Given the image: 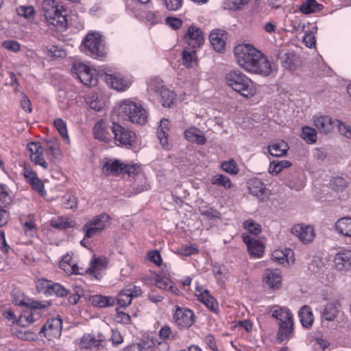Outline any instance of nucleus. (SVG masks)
<instances>
[{
    "instance_id": "39448f33",
    "label": "nucleus",
    "mask_w": 351,
    "mask_h": 351,
    "mask_svg": "<svg viewBox=\"0 0 351 351\" xmlns=\"http://www.w3.org/2000/svg\"><path fill=\"white\" fill-rule=\"evenodd\" d=\"M110 225V216L106 213H102L93 217L86 222L82 227V232L85 237L90 239L101 234L102 231L108 228Z\"/></svg>"
},
{
    "instance_id": "4468645a",
    "label": "nucleus",
    "mask_w": 351,
    "mask_h": 351,
    "mask_svg": "<svg viewBox=\"0 0 351 351\" xmlns=\"http://www.w3.org/2000/svg\"><path fill=\"white\" fill-rule=\"evenodd\" d=\"M108 260L105 256H93L90 261L88 267L83 268V275L89 274L96 279L99 280L101 277V271L107 267Z\"/></svg>"
},
{
    "instance_id": "0e129e2a",
    "label": "nucleus",
    "mask_w": 351,
    "mask_h": 351,
    "mask_svg": "<svg viewBox=\"0 0 351 351\" xmlns=\"http://www.w3.org/2000/svg\"><path fill=\"white\" fill-rule=\"evenodd\" d=\"M198 252V249L193 245H184L182 246L178 250V253L184 256H189Z\"/></svg>"
},
{
    "instance_id": "680f3d73",
    "label": "nucleus",
    "mask_w": 351,
    "mask_h": 351,
    "mask_svg": "<svg viewBox=\"0 0 351 351\" xmlns=\"http://www.w3.org/2000/svg\"><path fill=\"white\" fill-rule=\"evenodd\" d=\"M213 271L217 280L220 283H224L227 279L226 269L221 267H216L214 268Z\"/></svg>"
},
{
    "instance_id": "412c9836",
    "label": "nucleus",
    "mask_w": 351,
    "mask_h": 351,
    "mask_svg": "<svg viewBox=\"0 0 351 351\" xmlns=\"http://www.w3.org/2000/svg\"><path fill=\"white\" fill-rule=\"evenodd\" d=\"M263 282L272 289H279L282 285V276L278 269H265L263 276Z\"/></svg>"
},
{
    "instance_id": "393cba45",
    "label": "nucleus",
    "mask_w": 351,
    "mask_h": 351,
    "mask_svg": "<svg viewBox=\"0 0 351 351\" xmlns=\"http://www.w3.org/2000/svg\"><path fill=\"white\" fill-rule=\"evenodd\" d=\"M243 241L247 246L249 253L254 257H261L263 254V245L258 240L248 235H243Z\"/></svg>"
},
{
    "instance_id": "69168bd1",
    "label": "nucleus",
    "mask_w": 351,
    "mask_h": 351,
    "mask_svg": "<svg viewBox=\"0 0 351 351\" xmlns=\"http://www.w3.org/2000/svg\"><path fill=\"white\" fill-rule=\"evenodd\" d=\"M2 46L7 50L16 52L21 49L20 44L16 40H5L2 43Z\"/></svg>"
},
{
    "instance_id": "b1692460",
    "label": "nucleus",
    "mask_w": 351,
    "mask_h": 351,
    "mask_svg": "<svg viewBox=\"0 0 351 351\" xmlns=\"http://www.w3.org/2000/svg\"><path fill=\"white\" fill-rule=\"evenodd\" d=\"M60 267L67 274L83 275V268L80 267L73 261L71 256H64L60 262Z\"/></svg>"
},
{
    "instance_id": "1a4fd4ad",
    "label": "nucleus",
    "mask_w": 351,
    "mask_h": 351,
    "mask_svg": "<svg viewBox=\"0 0 351 351\" xmlns=\"http://www.w3.org/2000/svg\"><path fill=\"white\" fill-rule=\"evenodd\" d=\"M173 319L180 328H189L195 322V315L189 308L177 306Z\"/></svg>"
},
{
    "instance_id": "37998d69",
    "label": "nucleus",
    "mask_w": 351,
    "mask_h": 351,
    "mask_svg": "<svg viewBox=\"0 0 351 351\" xmlns=\"http://www.w3.org/2000/svg\"><path fill=\"white\" fill-rule=\"evenodd\" d=\"M300 136L308 144H313L317 139L316 130L309 126H304L302 128Z\"/></svg>"
},
{
    "instance_id": "49530a36",
    "label": "nucleus",
    "mask_w": 351,
    "mask_h": 351,
    "mask_svg": "<svg viewBox=\"0 0 351 351\" xmlns=\"http://www.w3.org/2000/svg\"><path fill=\"white\" fill-rule=\"evenodd\" d=\"M45 152L49 153L53 158H57L60 155L59 145L56 140H48L46 141Z\"/></svg>"
},
{
    "instance_id": "473e14b6",
    "label": "nucleus",
    "mask_w": 351,
    "mask_h": 351,
    "mask_svg": "<svg viewBox=\"0 0 351 351\" xmlns=\"http://www.w3.org/2000/svg\"><path fill=\"white\" fill-rule=\"evenodd\" d=\"M335 227L339 234L351 237V217H345L338 219Z\"/></svg>"
},
{
    "instance_id": "3c124183",
    "label": "nucleus",
    "mask_w": 351,
    "mask_h": 351,
    "mask_svg": "<svg viewBox=\"0 0 351 351\" xmlns=\"http://www.w3.org/2000/svg\"><path fill=\"white\" fill-rule=\"evenodd\" d=\"M221 167L223 171L230 175H236L239 172L237 163L233 159L222 162Z\"/></svg>"
},
{
    "instance_id": "a19ab883",
    "label": "nucleus",
    "mask_w": 351,
    "mask_h": 351,
    "mask_svg": "<svg viewBox=\"0 0 351 351\" xmlns=\"http://www.w3.org/2000/svg\"><path fill=\"white\" fill-rule=\"evenodd\" d=\"M50 224L53 228L63 230L73 227V221L66 217L61 216L52 218Z\"/></svg>"
},
{
    "instance_id": "603ef678",
    "label": "nucleus",
    "mask_w": 351,
    "mask_h": 351,
    "mask_svg": "<svg viewBox=\"0 0 351 351\" xmlns=\"http://www.w3.org/2000/svg\"><path fill=\"white\" fill-rule=\"evenodd\" d=\"M330 186L334 191L339 193L342 192L348 186V182L343 178L337 177L330 181Z\"/></svg>"
},
{
    "instance_id": "7c9ffc66",
    "label": "nucleus",
    "mask_w": 351,
    "mask_h": 351,
    "mask_svg": "<svg viewBox=\"0 0 351 351\" xmlns=\"http://www.w3.org/2000/svg\"><path fill=\"white\" fill-rule=\"evenodd\" d=\"M170 128V122L167 119H163L160 121V124L158 128L157 136L160 141L161 145L167 149L168 148V138L167 131Z\"/></svg>"
},
{
    "instance_id": "bb28decb",
    "label": "nucleus",
    "mask_w": 351,
    "mask_h": 351,
    "mask_svg": "<svg viewBox=\"0 0 351 351\" xmlns=\"http://www.w3.org/2000/svg\"><path fill=\"white\" fill-rule=\"evenodd\" d=\"M289 149V146L284 141H273L267 147L269 154L274 157H283L286 156Z\"/></svg>"
},
{
    "instance_id": "4c0bfd02",
    "label": "nucleus",
    "mask_w": 351,
    "mask_h": 351,
    "mask_svg": "<svg viewBox=\"0 0 351 351\" xmlns=\"http://www.w3.org/2000/svg\"><path fill=\"white\" fill-rule=\"evenodd\" d=\"M94 137L102 141H108L109 140V134L107 128L104 122L98 121L93 128Z\"/></svg>"
},
{
    "instance_id": "c03bdc74",
    "label": "nucleus",
    "mask_w": 351,
    "mask_h": 351,
    "mask_svg": "<svg viewBox=\"0 0 351 351\" xmlns=\"http://www.w3.org/2000/svg\"><path fill=\"white\" fill-rule=\"evenodd\" d=\"M291 165V162L287 160L280 161L274 160L269 164V172L271 174L277 175L284 169L290 167Z\"/></svg>"
},
{
    "instance_id": "9b49d317",
    "label": "nucleus",
    "mask_w": 351,
    "mask_h": 351,
    "mask_svg": "<svg viewBox=\"0 0 351 351\" xmlns=\"http://www.w3.org/2000/svg\"><path fill=\"white\" fill-rule=\"evenodd\" d=\"M141 293L139 287L129 285L120 291L115 300L121 307H126L132 303L134 298L141 295Z\"/></svg>"
},
{
    "instance_id": "7ed1b4c3",
    "label": "nucleus",
    "mask_w": 351,
    "mask_h": 351,
    "mask_svg": "<svg viewBox=\"0 0 351 351\" xmlns=\"http://www.w3.org/2000/svg\"><path fill=\"white\" fill-rule=\"evenodd\" d=\"M115 113L123 120L143 125L147 122V115L145 109L129 100H125L119 104L115 109Z\"/></svg>"
},
{
    "instance_id": "a878e982",
    "label": "nucleus",
    "mask_w": 351,
    "mask_h": 351,
    "mask_svg": "<svg viewBox=\"0 0 351 351\" xmlns=\"http://www.w3.org/2000/svg\"><path fill=\"white\" fill-rule=\"evenodd\" d=\"M334 265L337 270L351 269V250H343L337 254Z\"/></svg>"
},
{
    "instance_id": "ddd939ff",
    "label": "nucleus",
    "mask_w": 351,
    "mask_h": 351,
    "mask_svg": "<svg viewBox=\"0 0 351 351\" xmlns=\"http://www.w3.org/2000/svg\"><path fill=\"white\" fill-rule=\"evenodd\" d=\"M249 193L261 201L267 199L269 195V190L265 184L256 178L250 179L247 182Z\"/></svg>"
},
{
    "instance_id": "2eb2a0df",
    "label": "nucleus",
    "mask_w": 351,
    "mask_h": 351,
    "mask_svg": "<svg viewBox=\"0 0 351 351\" xmlns=\"http://www.w3.org/2000/svg\"><path fill=\"white\" fill-rule=\"evenodd\" d=\"M184 39L192 49H197L204 44V34L199 27L191 25L188 28Z\"/></svg>"
},
{
    "instance_id": "20e7f679",
    "label": "nucleus",
    "mask_w": 351,
    "mask_h": 351,
    "mask_svg": "<svg viewBox=\"0 0 351 351\" xmlns=\"http://www.w3.org/2000/svg\"><path fill=\"white\" fill-rule=\"evenodd\" d=\"M40 9L49 24L58 28L66 27V14H64L63 11L58 8V3L55 0H43L40 3Z\"/></svg>"
},
{
    "instance_id": "0eeeda50",
    "label": "nucleus",
    "mask_w": 351,
    "mask_h": 351,
    "mask_svg": "<svg viewBox=\"0 0 351 351\" xmlns=\"http://www.w3.org/2000/svg\"><path fill=\"white\" fill-rule=\"evenodd\" d=\"M83 47L86 52L95 58L104 57L106 54L101 36L97 33L88 34L83 41Z\"/></svg>"
},
{
    "instance_id": "f8f14e48",
    "label": "nucleus",
    "mask_w": 351,
    "mask_h": 351,
    "mask_svg": "<svg viewBox=\"0 0 351 351\" xmlns=\"http://www.w3.org/2000/svg\"><path fill=\"white\" fill-rule=\"evenodd\" d=\"M104 341V337L99 334L98 335L93 334H84L78 343L79 348L82 350L89 351L97 350L102 347V342Z\"/></svg>"
},
{
    "instance_id": "5fc2aeb1",
    "label": "nucleus",
    "mask_w": 351,
    "mask_h": 351,
    "mask_svg": "<svg viewBox=\"0 0 351 351\" xmlns=\"http://www.w3.org/2000/svg\"><path fill=\"white\" fill-rule=\"evenodd\" d=\"M52 281L46 279H38L36 282V289L38 292L48 294L51 288Z\"/></svg>"
},
{
    "instance_id": "338daca9",
    "label": "nucleus",
    "mask_w": 351,
    "mask_h": 351,
    "mask_svg": "<svg viewBox=\"0 0 351 351\" xmlns=\"http://www.w3.org/2000/svg\"><path fill=\"white\" fill-rule=\"evenodd\" d=\"M116 312V320L117 322L124 324H129L131 323L130 316L128 313L121 311L119 308H117Z\"/></svg>"
},
{
    "instance_id": "de8ad7c7",
    "label": "nucleus",
    "mask_w": 351,
    "mask_h": 351,
    "mask_svg": "<svg viewBox=\"0 0 351 351\" xmlns=\"http://www.w3.org/2000/svg\"><path fill=\"white\" fill-rule=\"evenodd\" d=\"M70 293V291L59 283L52 282L49 292L47 295H56L58 297H64Z\"/></svg>"
},
{
    "instance_id": "79ce46f5",
    "label": "nucleus",
    "mask_w": 351,
    "mask_h": 351,
    "mask_svg": "<svg viewBox=\"0 0 351 351\" xmlns=\"http://www.w3.org/2000/svg\"><path fill=\"white\" fill-rule=\"evenodd\" d=\"M210 182L212 184L217 186H221L225 189H229L232 186L231 180L226 176L221 173L213 176L210 179Z\"/></svg>"
},
{
    "instance_id": "6e6552de",
    "label": "nucleus",
    "mask_w": 351,
    "mask_h": 351,
    "mask_svg": "<svg viewBox=\"0 0 351 351\" xmlns=\"http://www.w3.org/2000/svg\"><path fill=\"white\" fill-rule=\"evenodd\" d=\"M111 130L118 145L129 147L135 143L136 134L132 130L116 123H112Z\"/></svg>"
},
{
    "instance_id": "dca6fc26",
    "label": "nucleus",
    "mask_w": 351,
    "mask_h": 351,
    "mask_svg": "<svg viewBox=\"0 0 351 351\" xmlns=\"http://www.w3.org/2000/svg\"><path fill=\"white\" fill-rule=\"evenodd\" d=\"M77 77L87 86H95L97 84L98 79L95 69L86 64L79 66Z\"/></svg>"
},
{
    "instance_id": "e433bc0d",
    "label": "nucleus",
    "mask_w": 351,
    "mask_h": 351,
    "mask_svg": "<svg viewBox=\"0 0 351 351\" xmlns=\"http://www.w3.org/2000/svg\"><path fill=\"white\" fill-rule=\"evenodd\" d=\"M199 300L204 303L211 311L217 312L218 310V303L217 300L209 294L208 290H204L198 294Z\"/></svg>"
},
{
    "instance_id": "5701e85b",
    "label": "nucleus",
    "mask_w": 351,
    "mask_h": 351,
    "mask_svg": "<svg viewBox=\"0 0 351 351\" xmlns=\"http://www.w3.org/2000/svg\"><path fill=\"white\" fill-rule=\"evenodd\" d=\"M271 258L279 264L289 265L295 261L294 252L289 248L276 250L271 254Z\"/></svg>"
},
{
    "instance_id": "72a5a7b5",
    "label": "nucleus",
    "mask_w": 351,
    "mask_h": 351,
    "mask_svg": "<svg viewBox=\"0 0 351 351\" xmlns=\"http://www.w3.org/2000/svg\"><path fill=\"white\" fill-rule=\"evenodd\" d=\"M299 317L302 325L310 328L314 322V317L309 306L305 305L299 311Z\"/></svg>"
},
{
    "instance_id": "6ab92c4d",
    "label": "nucleus",
    "mask_w": 351,
    "mask_h": 351,
    "mask_svg": "<svg viewBox=\"0 0 351 351\" xmlns=\"http://www.w3.org/2000/svg\"><path fill=\"white\" fill-rule=\"evenodd\" d=\"M12 301L16 305L35 308H47L51 305V302L49 301H39L25 298L23 294H14Z\"/></svg>"
},
{
    "instance_id": "a18cd8bd",
    "label": "nucleus",
    "mask_w": 351,
    "mask_h": 351,
    "mask_svg": "<svg viewBox=\"0 0 351 351\" xmlns=\"http://www.w3.org/2000/svg\"><path fill=\"white\" fill-rule=\"evenodd\" d=\"M123 164L119 160H108L103 167L104 171L112 173H122Z\"/></svg>"
},
{
    "instance_id": "052dcab7",
    "label": "nucleus",
    "mask_w": 351,
    "mask_h": 351,
    "mask_svg": "<svg viewBox=\"0 0 351 351\" xmlns=\"http://www.w3.org/2000/svg\"><path fill=\"white\" fill-rule=\"evenodd\" d=\"M166 8L171 11L179 10L182 5V0H162Z\"/></svg>"
},
{
    "instance_id": "423d86ee",
    "label": "nucleus",
    "mask_w": 351,
    "mask_h": 351,
    "mask_svg": "<svg viewBox=\"0 0 351 351\" xmlns=\"http://www.w3.org/2000/svg\"><path fill=\"white\" fill-rule=\"evenodd\" d=\"M272 316L279 321L278 339L284 341L293 331V316L285 307H278L272 311Z\"/></svg>"
},
{
    "instance_id": "f257e3e1",
    "label": "nucleus",
    "mask_w": 351,
    "mask_h": 351,
    "mask_svg": "<svg viewBox=\"0 0 351 351\" xmlns=\"http://www.w3.org/2000/svg\"><path fill=\"white\" fill-rule=\"evenodd\" d=\"M234 53L239 65L245 71L268 76L271 73L270 62L260 51L250 44H241L234 47Z\"/></svg>"
},
{
    "instance_id": "e2e57ef3",
    "label": "nucleus",
    "mask_w": 351,
    "mask_h": 351,
    "mask_svg": "<svg viewBox=\"0 0 351 351\" xmlns=\"http://www.w3.org/2000/svg\"><path fill=\"white\" fill-rule=\"evenodd\" d=\"M88 103L89 106L96 111L101 110L104 107V102L101 99H99L97 96L93 95L91 98H89Z\"/></svg>"
},
{
    "instance_id": "bf43d9fd",
    "label": "nucleus",
    "mask_w": 351,
    "mask_h": 351,
    "mask_svg": "<svg viewBox=\"0 0 351 351\" xmlns=\"http://www.w3.org/2000/svg\"><path fill=\"white\" fill-rule=\"evenodd\" d=\"M32 189L37 191L41 196H45L46 194V191L44 189V184L41 180L36 177L33 182L29 183Z\"/></svg>"
},
{
    "instance_id": "4d7b16f0",
    "label": "nucleus",
    "mask_w": 351,
    "mask_h": 351,
    "mask_svg": "<svg viewBox=\"0 0 351 351\" xmlns=\"http://www.w3.org/2000/svg\"><path fill=\"white\" fill-rule=\"evenodd\" d=\"M243 226L245 229L248 230L251 234L257 235L261 232L260 225L255 223L252 220H247L244 222Z\"/></svg>"
},
{
    "instance_id": "13d9d810",
    "label": "nucleus",
    "mask_w": 351,
    "mask_h": 351,
    "mask_svg": "<svg viewBox=\"0 0 351 351\" xmlns=\"http://www.w3.org/2000/svg\"><path fill=\"white\" fill-rule=\"evenodd\" d=\"M250 0H226V4L231 10H241Z\"/></svg>"
},
{
    "instance_id": "4be33fe9",
    "label": "nucleus",
    "mask_w": 351,
    "mask_h": 351,
    "mask_svg": "<svg viewBox=\"0 0 351 351\" xmlns=\"http://www.w3.org/2000/svg\"><path fill=\"white\" fill-rule=\"evenodd\" d=\"M227 33L223 29H214L210 34V42L214 49L222 52L225 49Z\"/></svg>"
},
{
    "instance_id": "58836bf2",
    "label": "nucleus",
    "mask_w": 351,
    "mask_h": 351,
    "mask_svg": "<svg viewBox=\"0 0 351 351\" xmlns=\"http://www.w3.org/2000/svg\"><path fill=\"white\" fill-rule=\"evenodd\" d=\"M338 306L333 302L328 303L322 311L323 318L328 322L333 321L339 314Z\"/></svg>"
},
{
    "instance_id": "cd10ccee",
    "label": "nucleus",
    "mask_w": 351,
    "mask_h": 351,
    "mask_svg": "<svg viewBox=\"0 0 351 351\" xmlns=\"http://www.w3.org/2000/svg\"><path fill=\"white\" fill-rule=\"evenodd\" d=\"M314 125L322 133L330 132L333 127L334 122L328 116H314L313 118Z\"/></svg>"
},
{
    "instance_id": "aec40b11",
    "label": "nucleus",
    "mask_w": 351,
    "mask_h": 351,
    "mask_svg": "<svg viewBox=\"0 0 351 351\" xmlns=\"http://www.w3.org/2000/svg\"><path fill=\"white\" fill-rule=\"evenodd\" d=\"M291 232L304 243L311 242L315 237L314 229L311 226L296 224L293 226Z\"/></svg>"
},
{
    "instance_id": "c9c22d12",
    "label": "nucleus",
    "mask_w": 351,
    "mask_h": 351,
    "mask_svg": "<svg viewBox=\"0 0 351 351\" xmlns=\"http://www.w3.org/2000/svg\"><path fill=\"white\" fill-rule=\"evenodd\" d=\"M156 286L162 290L169 291L175 295L180 292L179 289L173 285V282L167 277H158L155 280Z\"/></svg>"
},
{
    "instance_id": "a211bd4d",
    "label": "nucleus",
    "mask_w": 351,
    "mask_h": 351,
    "mask_svg": "<svg viewBox=\"0 0 351 351\" xmlns=\"http://www.w3.org/2000/svg\"><path fill=\"white\" fill-rule=\"evenodd\" d=\"M150 91H153L158 97L160 102L164 107H170L174 99V94L162 85L155 86L151 84L149 86Z\"/></svg>"
},
{
    "instance_id": "2f4dec72",
    "label": "nucleus",
    "mask_w": 351,
    "mask_h": 351,
    "mask_svg": "<svg viewBox=\"0 0 351 351\" xmlns=\"http://www.w3.org/2000/svg\"><path fill=\"white\" fill-rule=\"evenodd\" d=\"M323 5L315 0H304L299 6V10L306 15L321 11Z\"/></svg>"
},
{
    "instance_id": "f704fd0d",
    "label": "nucleus",
    "mask_w": 351,
    "mask_h": 351,
    "mask_svg": "<svg viewBox=\"0 0 351 351\" xmlns=\"http://www.w3.org/2000/svg\"><path fill=\"white\" fill-rule=\"evenodd\" d=\"M90 301L93 306L99 308L112 306L115 303V299L114 298L101 295L92 296Z\"/></svg>"
},
{
    "instance_id": "774afa93",
    "label": "nucleus",
    "mask_w": 351,
    "mask_h": 351,
    "mask_svg": "<svg viewBox=\"0 0 351 351\" xmlns=\"http://www.w3.org/2000/svg\"><path fill=\"white\" fill-rule=\"evenodd\" d=\"M147 256L149 260L156 265L160 266L162 264V258L158 250H152L149 252Z\"/></svg>"
},
{
    "instance_id": "864d4df0",
    "label": "nucleus",
    "mask_w": 351,
    "mask_h": 351,
    "mask_svg": "<svg viewBox=\"0 0 351 351\" xmlns=\"http://www.w3.org/2000/svg\"><path fill=\"white\" fill-rule=\"evenodd\" d=\"M62 204L68 209H77V197L71 194H66L62 197Z\"/></svg>"
},
{
    "instance_id": "8fccbe9b",
    "label": "nucleus",
    "mask_w": 351,
    "mask_h": 351,
    "mask_svg": "<svg viewBox=\"0 0 351 351\" xmlns=\"http://www.w3.org/2000/svg\"><path fill=\"white\" fill-rule=\"evenodd\" d=\"M54 126L56 127V130L58 131L60 136L62 137V138L66 141L69 142V135L67 132V128H66V124L65 121H64L62 119H56L53 122Z\"/></svg>"
},
{
    "instance_id": "c756f323",
    "label": "nucleus",
    "mask_w": 351,
    "mask_h": 351,
    "mask_svg": "<svg viewBox=\"0 0 351 351\" xmlns=\"http://www.w3.org/2000/svg\"><path fill=\"white\" fill-rule=\"evenodd\" d=\"M184 137L189 142L203 145L206 143V138L201 131L195 128L192 127L184 131Z\"/></svg>"
},
{
    "instance_id": "ea45409f",
    "label": "nucleus",
    "mask_w": 351,
    "mask_h": 351,
    "mask_svg": "<svg viewBox=\"0 0 351 351\" xmlns=\"http://www.w3.org/2000/svg\"><path fill=\"white\" fill-rule=\"evenodd\" d=\"M184 65L188 68L193 67L197 64V56L195 49H185L182 52Z\"/></svg>"
},
{
    "instance_id": "c85d7f7f",
    "label": "nucleus",
    "mask_w": 351,
    "mask_h": 351,
    "mask_svg": "<svg viewBox=\"0 0 351 351\" xmlns=\"http://www.w3.org/2000/svg\"><path fill=\"white\" fill-rule=\"evenodd\" d=\"M30 310L25 311L17 319V324L25 327L34 322L40 316L38 312L41 308H29Z\"/></svg>"
},
{
    "instance_id": "9d476101",
    "label": "nucleus",
    "mask_w": 351,
    "mask_h": 351,
    "mask_svg": "<svg viewBox=\"0 0 351 351\" xmlns=\"http://www.w3.org/2000/svg\"><path fill=\"white\" fill-rule=\"evenodd\" d=\"M62 331V320L56 317L48 320L40 328L39 334L49 340L59 337Z\"/></svg>"
},
{
    "instance_id": "f03ea898",
    "label": "nucleus",
    "mask_w": 351,
    "mask_h": 351,
    "mask_svg": "<svg viewBox=\"0 0 351 351\" xmlns=\"http://www.w3.org/2000/svg\"><path fill=\"white\" fill-rule=\"evenodd\" d=\"M226 84L234 91L245 97L254 95L255 90L252 81L238 70H231L225 75Z\"/></svg>"
},
{
    "instance_id": "f3484780",
    "label": "nucleus",
    "mask_w": 351,
    "mask_h": 351,
    "mask_svg": "<svg viewBox=\"0 0 351 351\" xmlns=\"http://www.w3.org/2000/svg\"><path fill=\"white\" fill-rule=\"evenodd\" d=\"M104 80L108 86L117 91H124L130 86V82L119 73H106Z\"/></svg>"
},
{
    "instance_id": "6e6d98bb",
    "label": "nucleus",
    "mask_w": 351,
    "mask_h": 351,
    "mask_svg": "<svg viewBox=\"0 0 351 351\" xmlns=\"http://www.w3.org/2000/svg\"><path fill=\"white\" fill-rule=\"evenodd\" d=\"M17 13L19 15L25 18H33L35 14V10L33 6H20L17 8Z\"/></svg>"
},
{
    "instance_id": "09e8293b",
    "label": "nucleus",
    "mask_w": 351,
    "mask_h": 351,
    "mask_svg": "<svg viewBox=\"0 0 351 351\" xmlns=\"http://www.w3.org/2000/svg\"><path fill=\"white\" fill-rule=\"evenodd\" d=\"M164 14L160 11H148L146 14V21L152 25L162 22Z\"/></svg>"
}]
</instances>
